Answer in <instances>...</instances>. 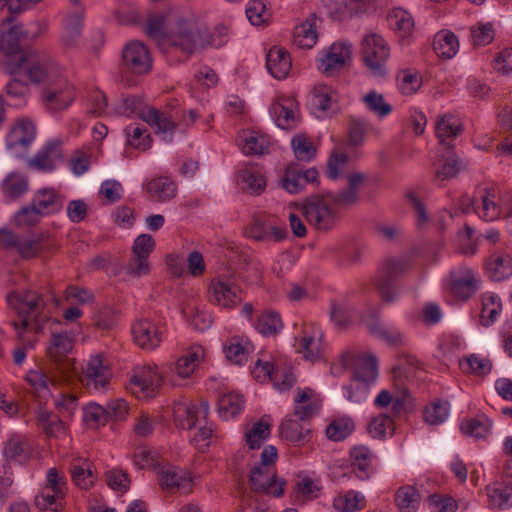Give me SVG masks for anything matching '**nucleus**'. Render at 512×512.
Instances as JSON below:
<instances>
[{"label":"nucleus","instance_id":"f257e3e1","mask_svg":"<svg viewBox=\"0 0 512 512\" xmlns=\"http://www.w3.org/2000/svg\"><path fill=\"white\" fill-rule=\"evenodd\" d=\"M407 339L395 328L386 330V345L394 348H400L398 354V364L392 368L393 384L390 391L386 390V412H391V417L400 418L408 412L410 407V394L405 387V379L408 372L423 369L422 362L412 355L406 348ZM386 414V430L391 434L395 432L393 421H388Z\"/></svg>","mask_w":512,"mask_h":512},{"label":"nucleus","instance_id":"f03ea898","mask_svg":"<svg viewBox=\"0 0 512 512\" xmlns=\"http://www.w3.org/2000/svg\"><path fill=\"white\" fill-rule=\"evenodd\" d=\"M212 36L204 24L194 17L180 18L165 38L166 49H174L186 57L212 45Z\"/></svg>","mask_w":512,"mask_h":512},{"label":"nucleus","instance_id":"7ed1b4c3","mask_svg":"<svg viewBox=\"0 0 512 512\" xmlns=\"http://www.w3.org/2000/svg\"><path fill=\"white\" fill-rule=\"evenodd\" d=\"M8 74H21L28 83H48L58 74L53 59L43 51L28 50L17 61L9 62L5 68Z\"/></svg>","mask_w":512,"mask_h":512},{"label":"nucleus","instance_id":"20e7f679","mask_svg":"<svg viewBox=\"0 0 512 512\" xmlns=\"http://www.w3.org/2000/svg\"><path fill=\"white\" fill-rule=\"evenodd\" d=\"M302 211L309 225L320 232L333 229L339 220V210L333 203L331 192L307 197Z\"/></svg>","mask_w":512,"mask_h":512},{"label":"nucleus","instance_id":"39448f33","mask_svg":"<svg viewBox=\"0 0 512 512\" xmlns=\"http://www.w3.org/2000/svg\"><path fill=\"white\" fill-rule=\"evenodd\" d=\"M119 115L136 114L151 127L156 128L157 133H172L176 129V122L171 115L155 108L145 107L140 97L131 96L123 100V103L115 108Z\"/></svg>","mask_w":512,"mask_h":512},{"label":"nucleus","instance_id":"423d86ee","mask_svg":"<svg viewBox=\"0 0 512 512\" xmlns=\"http://www.w3.org/2000/svg\"><path fill=\"white\" fill-rule=\"evenodd\" d=\"M475 212L484 221L511 217L512 192H501L494 187H486L480 190Z\"/></svg>","mask_w":512,"mask_h":512},{"label":"nucleus","instance_id":"0eeeda50","mask_svg":"<svg viewBox=\"0 0 512 512\" xmlns=\"http://www.w3.org/2000/svg\"><path fill=\"white\" fill-rule=\"evenodd\" d=\"M8 305L17 313L19 322L42 323L45 309L43 297L36 291L12 292L7 295Z\"/></svg>","mask_w":512,"mask_h":512},{"label":"nucleus","instance_id":"6e6552de","mask_svg":"<svg viewBox=\"0 0 512 512\" xmlns=\"http://www.w3.org/2000/svg\"><path fill=\"white\" fill-rule=\"evenodd\" d=\"M75 96L74 86L59 73L46 83L41 94L45 108L52 113L67 109Z\"/></svg>","mask_w":512,"mask_h":512},{"label":"nucleus","instance_id":"1a4fd4ad","mask_svg":"<svg viewBox=\"0 0 512 512\" xmlns=\"http://www.w3.org/2000/svg\"><path fill=\"white\" fill-rule=\"evenodd\" d=\"M352 44L348 41L334 42L317 60L318 70L326 77H333L351 62Z\"/></svg>","mask_w":512,"mask_h":512},{"label":"nucleus","instance_id":"9d476101","mask_svg":"<svg viewBox=\"0 0 512 512\" xmlns=\"http://www.w3.org/2000/svg\"><path fill=\"white\" fill-rule=\"evenodd\" d=\"M344 368L353 369V378L369 387L378 378V363L373 356L346 353L341 358Z\"/></svg>","mask_w":512,"mask_h":512},{"label":"nucleus","instance_id":"9b49d317","mask_svg":"<svg viewBox=\"0 0 512 512\" xmlns=\"http://www.w3.org/2000/svg\"><path fill=\"white\" fill-rule=\"evenodd\" d=\"M162 377L156 368L137 366L130 378V390L137 396L152 398L161 387Z\"/></svg>","mask_w":512,"mask_h":512},{"label":"nucleus","instance_id":"f8f14e48","mask_svg":"<svg viewBox=\"0 0 512 512\" xmlns=\"http://www.w3.org/2000/svg\"><path fill=\"white\" fill-rule=\"evenodd\" d=\"M154 247L155 241L151 235H139L135 239L132 247L133 258L126 266L127 274L136 278L147 275L150 272L148 257L154 250Z\"/></svg>","mask_w":512,"mask_h":512},{"label":"nucleus","instance_id":"ddd939ff","mask_svg":"<svg viewBox=\"0 0 512 512\" xmlns=\"http://www.w3.org/2000/svg\"><path fill=\"white\" fill-rule=\"evenodd\" d=\"M209 403L201 400L198 404L189 402H178L173 406L174 421L177 427L184 430H191L206 420L209 414Z\"/></svg>","mask_w":512,"mask_h":512},{"label":"nucleus","instance_id":"4468645a","mask_svg":"<svg viewBox=\"0 0 512 512\" xmlns=\"http://www.w3.org/2000/svg\"><path fill=\"white\" fill-rule=\"evenodd\" d=\"M164 327L149 318L136 321L132 326L134 342L142 349L154 350L162 342Z\"/></svg>","mask_w":512,"mask_h":512},{"label":"nucleus","instance_id":"2eb2a0df","mask_svg":"<svg viewBox=\"0 0 512 512\" xmlns=\"http://www.w3.org/2000/svg\"><path fill=\"white\" fill-rule=\"evenodd\" d=\"M361 59L374 75L382 74L384 38L377 33L367 34L361 43Z\"/></svg>","mask_w":512,"mask_h":512},{"label":"nucleus","instance_id":"dca6fc26","mask_svg":"<svg viewBox=\"0 0 512 512\" xmlns=\"http://www.w3.org/2000/svg\"><path fill=\"white\" fill-rule=\"evenodd\" d=\"M208 300L214 305L231 309L241 301L240 289L231 281L213 279L208 288Z\"/></svg>","mask_w":512,"mask_h":512},{"label":"nucleus","instance_id":"f3484780","mask_svg":"<svg viewBox=\"0 0 512 512\" xmlns=\"http://www.w3.org/2000/svg\"><path fill=\"white\" fill-rule=\"evenodd\" d=\"M411 261L407 255L391 257L386 260V303L394 301L400 293V278L410 269Z\"/></svg>","mask_w":512,"mask_h":512},{"label":"nucleus","instance_id":"a211bd4d","mask_svg":"<svg viewBox=\"0 0 512 512\" xmlns=\"http://www.w3.org/2000/svg\"><path fill=\"white\" fill-rule=\"evenodd\" d=\"M122 59L125 68L134 74H145L152 68V59L149 51L139 41H132L124 47Z\"/></svg>","mask_w":512,"mask_h":512},{"label":"nucleus","instance_id":"6ab92c4d","mask_svg":"<svg viewBox=\"0 0 512 512\" xmlns=\"http://www.w3.org/2000/svg\"><path fill=\"white\" fill-rule=\"evenodd\" d=\"M35 134L36 130L32 121L28 119L17 120L7 135L8 149L14 155L21 156L33 142Z\"/></svg>","mask_w":512,"mask_h":512},{"label":"nucleus","instance_id":"aec40b11","mask_svg":"<svg viewBox=\"0 0 512 512\" xmlns=\"http://www.w3.org/2000/svg\"><path fill=\"white\" fill-rule=\"evenodd\" d=\"M252 489L256 492H264L280 497L284 493L286 482L276 478L273 467L257 465L250 473Z\"/></svg>","mask_w":512,"mask_h":512},{"label":"nucleus","instance_id":"412c9836","mask_svg":"<svg viewBox=\"0 0 512 512\" xmlns=\"http://www.w3.org/2000/svg\"><path fill=\"white\" fill-rule=\"evenodd\" d=\"M319 173L315 168L302 170L298 165L289 164L281 178V186L289 193H299L308 183H315Z\"/></svg>","mask_w":512,"mask_h":512},{"label":"nucleus","instance_id":"4be33fe9","mask_svg":"<svg viewBox=\"0 0 512 512\" xmlns=\"http://www.w3.org/2000/svg\"><path fill=\"white\" fill-rule=\"evenodd\" d=\"M161 487L169 492L188 494L193 489V479L189 471L178 467L163 469L160 473Z\"/></svg>","mask_w":512,"mask_h":512},{"label":"nucleus","instance_id":"5701e85b","mask_svg":"<svg viewBox=\"0 0 512 512\" xmlns=\"http://www.w3.org/2000/svg\"><path fill=\"white\" fill-rule=\"evenodd\" d=\"M324 349L323 332L317 326H310L303 330L299 337L297 351L309 361H315L322 355Z\"/></svg>","mask_w":512,"mask_h":512},{"label":"nucleus","instance_id":"b1692460","mask_svg":"<svg viewBox=\"0 0 512 512\" xmlns=\"http://www.w3.org/2000/svg\"><path fill=\"white\" fill-rule=\"evenodd\" d=\"M451 292L460 299H468L478 290V281L472 269L460 267L451 272Z\"/></svg>","mask_w":512,"mask_h":512},{"label":"nucleus","instance_id":"393cba45","mask_svg":"<svg viewBox=\"0 0 512 512\" xmlns=\"http://www.w3.org/2000/svg\"><path fill=\"white\" fill-rule=\"evenodd\" d=\"M62 152L59 142H48L34 157L27 160L29 168L39 172H51L61 161Z\"/></svg>","mask_w":512,"mask_h":512},{"label":"nucleus","instance_id":"a878e982","mask_svg":"<svg viewBox=\"0 0 512 512\" xmlns=\"http://www.w3.org/2000/svg\"><path fill=\"white\" fill-rule=\"evenodd\" d=\"M37 31L29 32L23 31L21 25H15L10 27L6 32H3L0 36V51L6 55H12L19 50V41L22 37L35 39L42 32L46 30V25L43 23H36Z\"/></svg>","mask_w":512,"mask_h":512},{"label":"nucleus","instance_id":"bb28decb","mask_svg":"<svg viewBox=\"0 0 512 512\" xmlns=\"http://www.w3.org/2000/svg\"><path fill=\"white\" fill-rule=\"evenodd\" d=\"M485 270L488 277L501 282L512 276V257L509 253L495 251L490 254L485 262Z\"/></svg>","mask_w":512,"mask_h":512},{"label":"nucleus","instance_id":"cd10ccee","mask_svg":"<svg viewBox=\"0 0 512 512\" xmlns=\"http://www.w3.org/2000/svg\"><path fill=\"white\" fill-rule=\"evenodd\" d=\"M386 21L400 43L404 44L412 36L414 20L408 11L402 8H395L388 13Z\"/></svg>","mask_w":512,"mask_h":512},{"label":"nucleus","instance_id":"c85d7f7f","mask_svg":"<svg viewBox=\"0 0 512 512\" xmlns=\"http://www.w3.org/2000/svg\"><path fill=\"white\" fill-rule=\"evenodd\" d=\"M320 409V401L314 397L311 388H297L294 396V414L300 420L313 417Z\"/></svg>","mask_w":512,"mask_h":512},{"label":"nucleus","instance_id":"c756f323","mask_svg":"<svg viewBox=\"0 0 512 512\" xmlns=\"http://www.w3.org/2000/svg\"><path fill=\"white\" fill-rule=\"evenodd\" d=\"M109 370L103 364L102 358L97 355L89 359L84 370L85 385L95 390L102 389L108 382Z\"/></svg>","mask_w":512,"mask_h":512},{"label":"nucleus","instance_id":"7c9ffc66","mask_svg":"<svg viewBox=\"0 0 512 512\" xmlns=\"http://www.w3.org/2000/svg\"><path fill=\"white\" fill-rule=\"evenodd\" d=\"M266 66L274 78L285 79L292 67L288 51L281 47L271 48L266 57Z\"/></svg>","mask_w":512,"mask_h":512},{"label":"nucleus","instance_id":"2f4dec72","mask_svg":"<svg viewBox=\"0 0 512 512\" xmlns=\"http://www.w3.org/2000/svg\"><path fill=\"white\" fill-rule=\"evenodd\" d=\"M33 205L44 216L58 213L63 208V197L52 188H43L36 191L31 200Z\"/></svg>","mask_w":512,"mask_h":512},{"label":"nucleus","instance_id":"473e14b6","mask_svg":"<svg viewBox=\"0 0 512 512\" xmlns=\"http://www.w3.org/2000/svg\"><path fill=\"white\" fill-rule=\"evenodd\" d=\"M351 468L360 480L368 479L371 473L373 454L364 445L354 446L350 450Z\"/></svg>","mask_w":512,"mask_h":512},{"label":"nucleus","instance_id":"72a5a7b5","mask_svg":"<svg viewBox=\"0 0 512 512\" xmlns=\"http://www.w3.org/2000/svg\"><path fill=\"white\" fill-rule=\"evenodd\" d=\"M73 348V339L67 332H52L46 348L47 356L55 363H62Z\"/></svg>","mask_w":512,"mask_h":512},{"label":"nucleus","instance_id":"f704fd0d","mask_svg":"<svg viewBox=\"0 0 512 512\" xmlns=\"http://www.w3.org/2000/svg\"><path fill=\"white\" fill-rule=\"evenodd\" d=\"M83 11L78 10L71 13L64 22L62 43L66 48L78 47L81 40Z\"/></svg>","mask_w":512,"mask_h":512},{"label":"nucleus","instance_id":"c9c22d12","mask_svg":"<svg viewBox=\"0 0 512 512\" xmlns=\"http://www.w3.org/2000/svg\"><path fill=\"white\" fill-rule=\"evenodd\" d=\"M176 184L168 177H158L149 181L146 191L149 198L154 202H167L176 195Z\"/></svg>","mask_w":512,"mask_h":512},{"label":"nucleus","instance_id":"e433bc0d","mask_svg":"<svg viewBox=\"0 0 512 512\" xmlns=\"http://www.w3.org/2000/svg\"><path fill=\"white\" fill-rule=\"evenodd\" d=\"M238 145L246 155H262L268 152L270 140L265 135L249 131L238 137Z\"/></svg>","mask_w":512,"mask_h":512},{"label":"nucleus","instance_id":"4c0bfd02","mask_svg":"<svg viewBox=\"0 0 512 512\" xmlns=\"http://www.w3.org/2000/svg\"><path fill=\"white\" fill-rule=\"evenodd\" d=\"M323 5L335 21H345L360 11V3L355 0H323Z\"/></svg>","mask_w":512,"mask_h":512},{"label":"nucleus","instance_id":"58836bf2","mask_svg":"<svg viewBox=\"0 0 512 512\" xmlns=\"http://www.w3.org/2000/svg\"><path fill=\"white\" fill-rule=\"evenodd\" d=\"M73 482L81 489H89L96 481L95 467L87 459H75L71 465Z\"/></svg>","mask_w":512,"mask_h":512},{"label":"nucleus","instance_id":"ea45409f","mask_svg":"<svg viewBox=\"0 0 512 512\" xmlns=\"http://www.w3.org/2000/svg\"><path fill=\"white\" fill-rule=\"evenodd\" d=\"M280 434L283 439L296 446L304 445L311 439L310 429L304 428L300 422L292 419L281 423Z\"/></svg>","mask_w":512,"mask_h":512},{"label":"nucleus","instance_id":"a19ab883","mask_svg":"<svg viewBox=\"0 0 512 512\" xmlns=\"http://www.w3.org/2000/svg\"><path fill=\"white\" fill-rule=\"evenodd\" d=\"M433 48L438 56L451 59L459 50V41L451 31H440L435 35Z\"/></svg>","mask_w":512,"mask_h":512},{"label":"nucleus","instance_id":"79ce46f5","mask_svg":"<svg viewBox=\"0 0 512 512\" xmlns=\"http://www.w3.org/2000/svg\"><path fill=\"white\" fill-rule=\"evenodd\" d=\"M3 452L7 459L23 462L30 456L31 447L26 437L15 434L6 441Z\"/></svg>","mask_w":512,"mask_h":512},{"label":"nucleus","instance_id":"37998d69","mask_svg":"<svg viewBox=\"0 0 512 512\" xmlns=\"http://www.w3.org/2000/svg\"><path fill=\"white\" fill-rule=\"evenodd\" d=\"M244 398L236 392H229L221 395L218 399L219 416L228 420L236 417L244 408Z\"/></svg>","mask_w":512,"mask_h":512},{"label":"nucleus","instance_id":"c03bdc74","mask_svg":"<svg viewBox=\"0 0 512 512\" xmlns=\"http://www.w3.org/2000/svg\"><path fill=\"white\" fill-rule=\"evenodd\" d=\"M338 101L337 92L324 83L316 84L311 93V104L319 111H327Z\"/></svg>","mask_w":512,"mask_h":512},{"label":"nucleus","instance_id":"a18cd8bd","mask_svg":"<svg viewBox=\"0 0 512 512\" xmlns=\"http://www.w3.org/2000/svg\"><path fill=\"white\" fill-rule=\"evenodd\" d=\"M492 421L484 414L462 420L460 429L463 434L475 438H486L490 434Z\"/></svg>","mask_w":512,"mask_h":512},{"label":"nucleus","instance_id":"49530a36","mask_svg":"<svg viewBox=\"0 0 512 512\" xmlns=\"http://www.w3.org/2000/svg\"><path fill=\"white\" fill-rule=\"evenodd\" d=\"M464 164L455 153H449L443 161L434 168V179L438 182H444L457 176Z\"/></svg>","mask_w":512,"mask_h":512},{"label":"nucleus","instance_id":"de8ad7c7","mask_svg":"<svg viewBox=\"0 0 512 512\" xmlns=\"http://www.w3.org/2000/svg\"><path fill=\"white\" fill-rule=\"evenodd\" d=\"M489 506L494 509H509L512 507V488L500 484L486 488Z\"/></svg>","mask_w":512,"mask_h":512},{"label":"nucleus","instance_id":"09e8293b","mask_svg":"<svg viewBox=\"0 0 512 512\" xmlns=\"http://www.w3.org/2000/svg\"><path fill=\"white\" fill-rule=\"evenodd\" d=\"M502 310V303L498 295L486 293L482 296V309L480 322L483 326L492 325Z\"/></svg>","mask_w":512,"mask_h":512},{"label":"nucleus","instance_id":"8fccbe9b","mask_svg":"<svg viewBox=\"0 0 512 512\" xmlns=\"http://www.w3.org/2000/svg\"><path fill=\"white\" fill-rule=\"evenodd\" d=\"M436 136L441 143L448 139L456 138L462 131V124L459 118L454 115H444L436 122Z\"/></svg>","mask_w":512,"mask_h":512},{"label":"nucleus","instance_id":"3c124183","mask_svg":"<svg viewBox=\"0 0 512 512\" xmlns=\"http://www.w3.org/2000/svg\"><path fill=\"white\" fill-rule=\"evenodd\" d=\"M16 330L17 337L20 345L30 349L33 348L37 342V335L42 331V323H28L27 320L23 322H13Z\"/></svg>","mask_w":512,"mask_h":512},{"label":"nucleus","instance_id":"603ef678","mask_svg":"<svg viewBox=\"0 0 512 512\" xmlns=\"http://www.w3.org/2000/svg\"><path fill=\"white\" fill-rule=\"evenodd\" d=\"M11 80L5 86V94L15 105H21L26 102V97L30 92L29 83L21 74H9Z\"/></svg>","mask_w":512,"mask_h":512},{"label":"nucleus","instance_id":"864d4df0","mask_svg":"<svg viewBox=\"0 0 512 512\" xmlns=\"http://www.w3.org/2000/svg\"><path fill=\"white\" fill-rule=\"evenodd\" d=\"M395 503L400 512H415L420 504V494L413 486H404L398 489Z\"/></svg>","mask_w":512,"mask_h":512},{"label":"nucleus","instance_id":"5fc2aeb1","mask_svg":"<svg viewBox=\"0 0 512 512\" xmlns=\"http://www.w3.org/2000/svg\"><path fill=\"white\" fill-rule=\"evenodd\" d=\"M354 429L353 419L345 416L333 420L326 428V435L332 441H342L351 435Z\"/></svg>","mask_w":512,"mask_h":512},{"label":"nucleus","instance_id":"6e6d98bb","mask_svg":"<svg viewBox=\"0 0 512 512\" xmlns=\"http://www.w3.org/2000/svg\"><path fill=\"white\" fill-rule=\"evenodd\" d=\"M381 312L382 307L380 304L369 306L362 315L361 321L372 336L384 339V330L381 325Z\"/></svg>","mask_w":512,"mask_h":512},{"label":"nucleus","instance_id":"4d7b16f0","mask_svg":"<svg viewBox=\"0 0 512 512\" xmlns=\"http://www.w3.org/2000/svg\"><path fill=\"white\" fill-rule=\"evenodd\" d=\"M239 179L244 189L253 194H260L266 187L264 175L253 168L243 169L239 174Z\"/></svg>","mask_w":512,"mask_h":512},{"label":"nucleus","instance_id":"13d9d810","mask_svg":"<svg viewBox=\"0 0 512 512\" xmlns=\"http://www.w3.org/2000/svg\"><path fill=\"white\" fill-rule=\"evenodd\" d=\"M449 412V402L437 400L426 406L423 411V418L429 425H440L448 418Z\"/></svg>","mask_w":512,"mask_h":512},{"label":"nucleus","instance_id":"bf43d9fd","mask_svg":"<svg viewBox=\"0 0 512 512\" xmlns=\"http://www.w3.org/2000/svg\"><path fill=\"white\" fill-rule=\"evenodd\" d=\"M200 359V350L190 351L177 359L173 370L180 378H189L199 365Z\"/></svg>","mask_w":512,"mask_h":512},{"label":"nucleus","instance_id":"052dcab7","mask_svg":"<svg viewBox=\"0 0 512 512\" xmlns=\"http://www.w3.org/2000/svg\"><path fill=\"white\" fill-rule=\"evenodd\" d=\"M317 31L313 23L306 21L294 29L293 41L299 48L310 49L317 41Z\"/></svg>","mask_w":512,"mask_h":512},{"label":"nucleus","instance_id":"680f3d73","mask_svg":"<svg viewBox=\"0 0 512 512\" xmlns=\"http://www.w3.org/2000/svg\"><path fill=\"white\" fill-rule=\"evenodd\" d=\"M4 195L9 199H16L28 190V181L17 173L9 174L2 183Z\"/></svg>","mask_w":512,"mask_h":512},{"label":"nucleus","instance_id":"e2e57ef3","mask_svg":"<svg viewBox=\"0 0 512 512\" xmlns=\"http://www.w3.org/2000/svg\"><path fill=\"white\" fill-rule=\"evenodd\" d=\"M364 496L353 490L337 496L333 501V507L340 512H355L364 506Z\"/></svg>","mask_w":512,"mask_h":512},{"label":"nucleus","instance_id":"0e129e2a","mask_svg":"<svg viewBox=\"0 0 512 512\" xmlns=\"http://www.w3.org/2000/svg\"><path fill=\"white\" fill-rule=\"evenodd\" d=\"M271 433V425L260 419L253 424L252 428L246 432V442L250 449H259L262 443L269 438Z\"/></svg>","mask_w":512,"mask_h":512},{"label":"nucleus","instance_id":"69168bd1","mask_svg":"<svg viewBox=\"0 0 512 512\" xmlns=\"http://www.w3.org/2000/svg\"><path fill=\"white\" fill-rule=\"evenodd\" d=\"M291 146L297 160L310 162L316 156V148L313 143L302 134H297L292 138Z\"/></svg>","mask_w":512,"mask_h":512},{"label":"nucleus","instance_id":"338daca9","mask_svg":"<svg viewBox=\"0 0 512 512\" xmlns=\"http://www.w3.org/2000/svg\"><path fill=\"white\" fill-rule=\"evenodd\" d=\"M291 106V102H289V105L280 102L272 104L270 112L274 116L278 127L282 129L293 128L296 122V117Z\"/></svg>","mask_w":512,"mask_h":512},{"label":"nucleus","instance_id":"774afa93","mask_svg":"<svg viewBox=\"0 0 512 512\" xmlns=\"http://www.w3.org/2000/svg\"><path fill=\"white\" fill-rule=\"evenodd\" d=\"M282 328V320L276 312L267 311L263 313L256 324V329L264 336L277 334Z\"/></svg>","mask_w":512,"mask_h":512}]
</instances>
